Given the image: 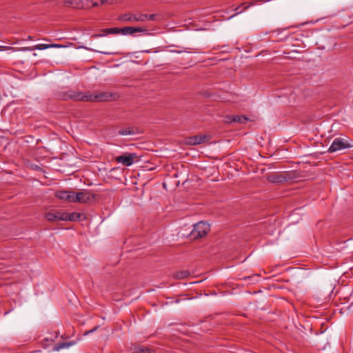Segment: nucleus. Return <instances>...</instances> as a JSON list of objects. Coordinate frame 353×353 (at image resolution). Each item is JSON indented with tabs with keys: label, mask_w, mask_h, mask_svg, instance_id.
<instances>
[{
	"label": "nucleus",
	"mask_w": 353,
	"mask_h": 353,
	"mask_svg": "<svg viewBox=\"0 0 353 353\" xmlns=\"http://www.w3.org/2000/svg\"><path fill=\"white\" fill-rule=\"evenodd\" d=\"M94 199V194L89 191L84 190L83 192H75L74 203H84Z\"/></svg>",
	"instance_id": "nucleus-8"
},
{
	"label": "nucleus",
	"mask_w": 353,
	"mask_h": 353,
	"mask_svg": "<svg viewBox=\"0 0 353 353\" xmlns=\"http://www.w3.org/2000/svg\"><path fill=\"white\" fill-rule=\"evenodd\" d=\"M207 136L198 134L193 137H190L188 139V143L190 145H196L204 143L207 139Z\"/></svg>",
	"instance_id": "nucleus-13"
},
{
	"label": "nucleus",
	"mask_w": 353,
	"mask_h": 353,
	"mask_svg": "<svg viewBox=\"0 0 353 353\" xmlns=\"http://www.w3.org/2000/svg\"><path fill=\"white\" fill-rule=\"evenodd\" d=\"M105 34H119L121 33V28H106L102 30Z\"/></svg>",
	"instance_id": "nucleus-20"
},
{
	"label": "nucleus",
	"mask_w": 353,
	"mask_h": 353,
	"mask_svg": "<svg viewBox=\"0 0 353 353\" xmlns=\"http://www.w3.org/2000/svg\"><path fill=\"white\" fill-rule=\"evenodd\" d=\"M210 230V225L205 221H200L194 225V228L190 233L192 240H197L205 236Z\"/></svg>",
	"instance_id": "nucleus-4"
},
{
	"label": "nucleus",
	"mask_w": 353,
	"mask_h": 353,
	"mask_svg": "<svg viewBox=\"0 0 353 353\" xmlns=\"http://www.w3.org/2000/svg\"><path fill=\"white\" fill-rule=\"evenodd\" d=\"M75 192L71 190H59L55 193V196L61 200L74 203Z\"/></svg>",
	"instance_id": "nucleus-9"
},
{
	"label": "nucleus",
	"mask_w": 353,
	"mask_h": 353,
	"mask_svg": "<svg viewBox=\"0 0 353 353\" xmlns=\"http://www.w3.org/2000/svg\"><path fill=\"white\" fill-rule=\"evenodd\" d=\"M239 8H240V6L236 7V8H235V10H236V11L239 10Z\"/></svg>",
	"instance_id": "nucleus-28"
},
{
	"label": "nucleus",
	"mask_w": 353,
	"mask_h": 353,
	"mask_svg": "<svg viewBox=\"0 0 353 353\" xmlns=\"http://www.w3.org/2000/svg\"><path fill=\"white\" fill-rule=\"evenodd\" d=\"M63 212L57 211L55 212H47L45 214V218L49 221H61V218H63Z\"/></svg>",
	"instance_id": "nucleus-14"
},
{
	"label": "nucleus",
	"mask_w": 353,
	"mask_h": 353,
	"mask_svg": "<svg viewBox=\"0 0 353 353\" xmlns=\"http://www.w3.org/2000/svg\"><path fill=\"white\" fill-rule=\"evenodd\" d=\"M99 326H95L94 328H92V330H89V331H85L84 332V335H88L90 333H92L93 332H94L95 330H97L98 329Z\"/></svg>",
	"instance_id": "nucleus-25"
},
{
	"label": "nucleus",
	"mask_w": 353,
	"mask_h": 353,
	"mask_svg": "<svg viewBox=\"0 0 353 353\" xmlns=\"http://www.w3.org/2000/svg\"><path fill=\"white\" fill-rule=\"evenodd\" d=\"M190 272L188 270L176 271L172 274V277L174 279L181 280L190 276Z\"/></svg>",
	"instance_id": "nucleus-16"
},
{
	"label": "nucleus",
	"mask_w": 353,
	"mask_h": 353,
	"mask_svg": "<svg viewBox=\"0 0 353 353\" xmlns=\"http://www.w3.org/2000/svg\"><path fill=\"white\" fill-rule=\"evenodd\" d=\"M75 344L74 341H68V342H61L58 343L53 347L54 351H59L60 350L65 347H69Z\"/></svg>",
	"instance_id": "nucleus-17"
},
{
	"label": "nucleus",
	"mask_w": 353,
	"mask_h": 353,
	"mask_svg": "<svg viewBox=\"0 0 353 353\" xmlns=\"http://www.w3.org/2000/svg\"><path fill=\"white\" fill-rule=\"evenodd\" d=\"M146 29L144 28H136V27H124L121 28V34H133L137 32H142L145 31Z\"/></svg>",
	"instance_id": "nucleus-15"
},
{
	"label": "nucleus",
	"mask_w": 353,
	"mask_h": 353,
	"mask_svg": "<svg viewBox=\"0 0 353 353\" xmlns=\"http://www.w3.org/2000/svg\"><path fill=\"white\" fill-rule=\"evenodd\" d=\"M63 47H65V46L63 45H61V44H57V43H53V44H43V43H41V44H37L32 47L23 48V50L32 51V50H34L36 49L41 50H45V49H48V48H63Z\"/></svg>",
	"instance_id": "nucleus-10"
},
{
	"label": "nucleus",
	"mask_w": 353,
	"mask_h": 353,
	"mask_svg": "<svg viewBox=\"0 0 353 353\" xmlns=\"http://www.w3.org/2000/svg\"><path fill=\"white\" fill-rule=\"evenodd\" d=\"M137 133V130H135L133 128H122L118 131V134L123 136L132 135Z\"/></svg>",
	"instance_id": "nucleus-18"
},
{
	"label": "nucleus",
	"mask_w": 353,
	"mask_h": 353,
	"mask_svg": "<svg viewBox=\"0 0 353 353\" xmlns=\"http://www.w3.org/2000/svg\"><path fill=\"white\" fill-rule=\"evenodd\" d=\"M147 19V14L125 13L118 17V20L123 22L144 21Z\"/></svg>",
	"instance_id": "nucleus-6"
},
{
	"label": "nucleus",
	"mask_w": 353,
	"mask_h": 353,
	"mask_svg": "<svg viewBox=\"0 0 353 353\" xmlns=\"http://www.w3.org/2000/svg\"><path fill=\"white\" fill-rule=\"evenodd\" d=\"M82 215V214L78 212L68 213L63 212V218L61 219V221H77L80 220Z\"/></svg>",
	"instance_id": "nucleus-12"
},
{
	"label": "nucleus",
	"mask_w": 353,
	"mask_h": 353,
	"mask_svg": "<svg viewBox=\"0 0 353 353\" xmlns=\"http://www.w3.org/2000/svg\"><path fill=\"white\" fill-rule=\"evenodd\" d=\"M156 14H147V19L146 20L153 21L155 19Z\"/></svg>",
	"instance_id": "nucleus-24"
},
{
	"label": "nucleus",
	"mask_w": 353,
	"mask_h": 353,
	"mask_svg": "<svg viewBox=\"0 0 353 353\" xmlns=\"http://www.w3.org/2000/svg\"><path fill=\"white\" fill-rule=\"evenodd\" d=\"M14 50V48H12V47H9V46H0V51H2V50Z\"/></svg>",
	"instance_id": "nucleus-23"
},
{
	"label": "nucleus",
	"mask_w": 353,
	"mask_h": 353,
	"mask_svg": "<svg viewBox=\"0 0 353 353\" xmlns=\"http://www.w3.org/2000/svg\"><path fill=\"white\" fill-rule=\"evenodd\" d=\"M251 277L250 276H245L243 278L244 280H247V279H250Z\"/></svg>",
	"instance_id": "nucleus-27"
},
{
	"label": "nucleus",
	"mask_w": 353,
	"mask_h": 353,
	"mask_svg": "<svg viewBox=\"0 0 353 353\" xmlns=\"http://www.w3.org/2000/svg\"><path fill=\"white\" fill-rule=\"evenodd\" d=\"M130 349L133 353H154L152 349L138 343L132 344Z\"/></svg>",
	"instance_id": "nucleus-11"
},
{
	"label": "nucleus",
	"mask_w": 353,
	"mask_h": 353,
	"mask_svg": "<svg viewBox=\"0 0 353 353\" xmlns=\"http://www.w3.org/2000/svg\"><path fill=\"white\" fill-rule=\"evenodd\" d=\"M265 1H263V0H253L252 1H251L250 3V4L247 6H245L243 9V10H245L246 9H248L250 6H254L255 5L256 3H259V2H265Z\"/></svg>",
	"instance_id": "nucleus-21"
},
{
	"label": "nucleus",
	"mask_w": 353,
	"mask_h": 353,
	"mask_svg": "<svg viewBox=\"0 0 353 353\" xmlns=\"http://www.w3.org/2000/svg\"><path fill=\"white\" fill-rule=\"evenodd\" d=\"M137 158H138V156L136 153H125L117 157L115 161L124 166H130L133 164L134 159Z\"/></svg>",
	"instance_id": "nucleus-7"
},
{
	"label": "nucleus",
	"mask_w": 353,
	"mask_h": 353,
	"mask_svg": "<svg viewBox=\"0 0 353 353\" xmlns=\"http://www.w3.org/2000/svg\"><path fill=\"white\" fill-rule=\"evenodd\" d=\"M232 118H233V115H227V116H225V122L227 123H234Z\"/></svg>",
	"instance_id": "nucleus-22"
},
{
	"label": "nucleus",
	"mask_w": 353,
	"mask_h": 353,
	"mask_svg": "<svg viewBox=\"0 0 353 353\" xmlns=\"http://www.w3.org/2000/svg\"><path fill=\"white\" fill-rule=\"evenodd\" d=\"M300 176L301 174L299 172L289 171L283 173H274L269 176V181L274 183H281L299 179Z\"/></svg>",
	"instance_id": "nucleus-3"
},
{
	"label": "nucleus",
	"mask_w": 353,
	"mask_h": 353,
	"mask_svg": "<svg viewBox=\"0 0 353 353\" xmlns=\"http://www.w3.org/2000/svg\"><path fill=\"white\" fill-rule=\"evenodd\" d=\"M353 145L347 140L341 137L336 138L327 150L329 153L335 152L339 150L351 148Z\"/></svg>",
	"instance_id": "nucleus-5"
},
{
	"label": "nucleus",
	"mask_w": 353,
	"mask_h": 353,
	"mask_svg": "<svg viewBox=\"0 0 353 353\" xmlns=\"http://www.w3.org/2000/svg\"><path fill=\"white\" fill-rule=\"evenodd\" d=\"M234 123H245L250 119L245 115H233Z\"/></svg>",
	"instance_id": "nucleus-19"
},
{
	"label": "nucleus",
	"mask_w": 353,
	"mask_h": 353,
	"mask_svg": "<svg viewBox=\"0 0 353 353\" xmlns=\"http://www.w3.org/2000/svg\"><path fill=\"white\" fill-rule=\"evenodd\" d=\"M111 97L112 95L107 92L93 95L74 90H68L59 92L58 93V97L64 101L72 99L74 101H108Z\"/></svg>",
	"instance_id": "nucleus-1"
},
{
	"label": "nucleus",
	"mask_w": 353,
	"mask_h": 353,
	"mask_svg": "<svg viewBox=\"0 0 353 353\" xmlns=\"http://www.w3.org/2000/svg\"><path fill=\"white\" fill-rule=\"evenodd\" d=\"M108 0H65L64 6L74 9H90L107 3Z\"/></svg>",
	"instance_id": "nucleus-2"
},
{
	"label": "nucleus",
	"mask_w": 353,
	"mask_h": 353,
	"mask_svg": "<svg viewBox=\"0 0 353 353\" xmlns=\"http://www.w3.org/2000/svg\"><path fill=\"white\" fill-rule=\"evenodd\" d=\"M243 12V10H242V11H240V12H237L236 13H235L234 14H233L231 17H234V16L237 15L238 14H239V13H241V12Z\"/></svg>",
	"instance_id": "nucleus-26"
}]
</instances>
